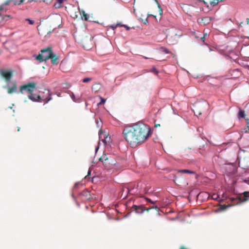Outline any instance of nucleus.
Returning a JSON list of instances; mask_svg holds the SVG:
<instances>
[{
	"label": "nucleus",
	"mask_w": 249,
	"mask_h": 249,
	"mask_svg": "<svg viewBox=\"0 0 249 249\" xmlns=\"http://www.w3.org/2000/svg\"><path fill=\"white\" fill-rule=\"evenodd\" d=\"M150 128L142 123H138L124 127L123 134L131 147H135L143 142L149 136Z\"/></svg>",
	"instance_id": "nucleus-1"
},
{
	"label": "nucleus",
	"mask_w": 249,
	"mask_h": 249,
	"mask_svg": "<svg viewBox=\"0 0 249 249\" xmlns=\"http://www.w3.org/2000/svg\"><path fill=\"white\" fill-rule=\"evenodd\" d=\"M0 73L8 83L10 81L12 76V71L10 70H0ZM7 87H8L7 91L8 94H12L13 92L20 93V92H18V90H17V85L15 83L12 87H9L8 83L6 86L3 87L4 89Z\"/></svg>",
	"instance_id": "nucleus-2"
},
{
	"label": "nucleus",
	"mask_w": 249,
	"mask_h": 249,
	"mask_svg": "<svg viewBox=\"0 0 249 249\" xmlns=\"http://www.w3.org/2000/svg\"><path fill=\"white\" fill-rule=\"evenodd\" d=\"M44 93L46 94L47 96L46 97L44 96L42 97L41 95H36V94H34L32 92L28 96V98L33 102H43L45 104L48 103L49 101L52 100V96L50 90L48 89H45Z\"/></svg>",
	"instance_id": "nucleus-3"
},
{
	"label": "nucleus",
	"mask_w": 249,
	"mask_h": 249,
	"mask_svg": "<svg viewBox=\"0 0 249 249\" xmlns=\"http://www.w3.org/2000/svg\"><path fill=\"white\" fill-rule=\"evenodd\" d=\"M36 87V83H29L27 84L21 86L18 92L22 94L24 93L25 92H27L30 94L35 90Z\"/></svg>",
	"instance_id": "nucleus-4"
},
{
	"label": "nucleus",
	"mask_w": 249,
	"mask_h": 249,
	"mask_svg": "<svg viewBox=\"0 0 249 249\" xmlns=\"http://www.w3.org/2000/svg\"><path fill=\"white\" fill-rule=\"evenodd\" d=\"M41 52H46L48 53L47 55L45 56L46 59H51L52 63L53 64H57L58 58L53 53L51 48L48 47L46 49H43L41 51Z\"/></svg>",
	"instance_id": "nucleus-5"
},
{
	"label": "nucleus",
	"mask_w": 249,
	"mask_h": 249,
	"mask_svg": "<svg viewBox=\"0 0 249 249\" xmlns=\"http://www.w3.org/2000/svg\"><path fill=\"white\" fill-rule=\"evenodd\" d=\"M135 195L140 194H146L148 193V190L146 189V185L141 182H139L137 184V186L134 190Z\"/></svg>",
	"instance_id": "nucleus-6"
},
{
	"label": "nucleus",
	"mask_w": 249,
	"mask_h": 249,
	"mask_svg": "<svg viewBox=\"0 0 249 249\" xmlns=\"http://www.w3.org/2000/svg\"><path fill=\"white\" fill-rule=\"evenodd\" d=\"M134 190L135 188L134 187H132L131 185H129L128 186L123 187L122 189V194L121 195V197H123V199H124L127 197L128 194L134 195Z\"/></svg>",
	"instance_id": "nucleus-7"
},
{
	"label": "nucleus",
	"mask_w": 249,
	"mask_h": 249,
	"mask_svg": "<svg viewBox=\"0 0 249 249\" xmlns=\"http://www.w3.org/2000/svg\"><path fill=\"white\" fill-rule=\"evenodd\" d=\"M227 173L229 175L235 174L237 170L236 166L234 164H228L225 167Z\"/></svg>",
	"instance_id": "nucleus-8"
},
{
	"label": "nucleus",
	"mask_w": 249,
	"mask_h": 249,
	"mask_svg": "<svg viewBox=\"0 0 249 249\" xmlns=\"http://www.w3.org/2000/svg\"><path fill=\"white\" fill-rule=\"evenodd\" d=\"M248 200L247 196H244L242 197V196H237L236 197H232L231 198V200L232 202L234 203V204H240L243 202H245Z\"/></svg>",
	"instance_id": "nucleus-9"
},
{
	"label": "nucleus",
	"mask_w": 249,
	"mask_h": 249,
	"mask_svg": "<svg viewBox=\"0 0 249 249\" xmlns=\"http://www.w3.org/2000/svg\"><path fill=\"white\" fill-rule=\"evenodd\" d=\"M24 0H7L4 3V5H10L11 3H12L14 5H20L23 2ZM34 1H35V0H28V2H32Z\"/></svg>",
	"instance_id": "nucleus-10"
},
{
	"label": "nucleus",
	"mask_w": 249,
	"mask_h": 249,
	"mask_svg": "<svg viewBox=\"0 0 249 249\" xmlns=\"http://www.w3.org/2000/svg\"><path fill=\"white\" fill-rule=\"evenodd\" d=\"M78 197L81 198L84 197L85 199H89L90 198V194L88 190H84L79 194Z\"/></svg>",
	"instance_id": "nucleus-11"
},
{
	"label": "nucleus",
	"mask_w": 249,
	"mask_h": 249,
	"mask_svg": "<svg viewBox=\"0 0 249 249\" xmlns=\"http://www.w3.org/2000/svg\"><path fill=\"white\" fill-rule=\"evenodd\" d=\"M133 207L134 208V210L137 213H142L145 210L144 209V207L142 205H134Z\"/></svg>",
	"instance_id": "nucleus-12"
},
{
	"label": "nucleus",
	"mask_w": 249,
	"mask_h": 249,
	"mask_svg": "<svg viewBox=\"0 0 249 249\" xmlns=\"http://www.w3.org/2000/svg\"><path fill=\"white\" fill-rule=\"evenodd\" d=\"M46 55H43L42 54H39L38 55H34V57L36 58V59L39 61V62H42L43 61H46L47 59H46Z\"/></svg>",
	"instance_id": "nucleus-13"
},
{
	"label": "nucleus",
	"mask_w": 249,
	"mask_h": 249,
	"mask_svg": "<svg viewBox=\"0 0 249 249\" xmlns=\"http://www.w3.org/2000/svg\"><path fill=\"white\" fill-rule=\"evenodd\" d=\"M80 15L82 19H84L85 21H90L89 20V16L84 11H81Z\"/></svg>",
	"instance_id": "nucleus-14"
},
{
	"label": "nucleus",
	"mask_w": 249,
	"mask_h": 249,
	"mask_svg": "<svg viewBox=\"0 0 249 249\" xmlns=\"http://www.w3.org/2000/svg\"><path fill=\"white\" fill-rule=\"evenodd\" d=\"M109 155L108 154H104L99 159V160L102 162H104L107 160L109 159Z\"/></svg>",
	"instance_id": "nucleus-15"
},
{
	"label": "nucleus",
	"mask_w": 249,
	"mask_h": 249,
	"mask_svg": "<svg viewBox=\"0 0 249 249\" xmlns=\"http://www.w3.org/2000/svg\"><path fill=\"white\" fill-rule=\"evenodd\" d=\"M178 172L181 173H188V174H195L196 172L193 171H191L188 169H182V170H179L178 171Z\"/></svg>",
	"instance_id": "nucleus-16"
},
{
	"label": "nucleus",
	"mask_w": 249,
	"mask_h": 249,
	"mask_svg": "<svg viewBox=\"0 0 249 249\" xmlns=\"http://www.w3.org/2000/svg\"><path fill=\"white\" fill-rule=\"evenodd\" d=\"M238 117L239 119L244 118L245 117V111L242 109H240L238 112Z\"/></svg>",
	"instance_id": "nucleus-17"
},
{
	"label": "nucleus",
	"mask_w": 249,
	"mask_h": 249,
	"mask_svg": "<svg viewBox=\"0 0 249 249\" xmlns=\"http://www.w3.org/2000/svg\"><path fill=\"white\" fill-rule=\"evenodd\" d=\"M71 97L73 102L75 103H79L80 102V98L78 97L76 98L73 93H72L71 95Z\"/></svg>",
	"instance_id": "nucleus-18"
},
{
	"label": "nucleus",
	"mask_w": 249,
	"mask_h": 249,
	"mask_svg": "<svg viewBox=\"0 0 249 249\" xmlns=\"http://www.w3.org/2000/svg\"><path fill=\"white\" fill-rule=\"evenodd\" d=\"M202 20L204 24L209 23L211 21V18L210 17H206L203 18Z\"/></svg>",
	"instance_id": "nucleus-19"
},
{
	"label": "nucleus",
	"mask_w": 249,
	"mask_h": 249,
	"mask_svg": "<svg viewBox=\"0 0 249 249\" xmlns=\"http://www.w3.org/2000/svg\"><path fill=\"white\" fill-rule=\"evenodd\" d=\"M160 50L162 52L164 53L165 54H169L170 53V52L166 48L163 47H161L160 48Z\"/></svg>",
	"instance_id": "nucleus-20"
},
{
	"label": "nucleus",
	"mask_w": 249,
	"mask_h": 249,
	"mask_svg": "<svg viewBox=\"0 0 249 249\" xmlns=\"http://www.w3.org/2000/svg\"><path fill=\"white\" fill-rule=\"evenodd\" d=\"M110 137H108L107 136H104V138L102 140V142L105 144H107V142H109Z\"/></svg>",
	"instance_id": "nucleus-21"
},
{
	"label": "nucleus",
	"mask_w": 249,
	"mask_h": 249,
	"mask_svg": "<svg viewBox=\"0 0 249 249\" xmlns=\"http://www.w3.org/2000/svg\"><path fill=\"white\" fill-rule=\"evenodd\" d=\"M220 1L219 0H213V1L210 2V4L213 6H214L216 5Z\"/></svg>",
	"instance_id": "nucleus-22"
},
{
	"label": "nucleus",
	"mask_w": 249,
	"mask_h": 249,
	"mask_svg": "<svg viewBox=\"0 0 249 249\" xmlns=\"http://www.w3.org/2000/svg\"><path fill=\"white\" fill-rule=\"evenodd\" d=\"M93 79L91 77H85L82 79V82L83 83H88L91 81Z\"/></svg>",
	"instance_id": "nucleus-23"
},
{
	"label": "nucleus",
	"mask_w": 249,
	"mask_h": 249,
	"mask_svg": "<svg viewBox=\"0 0 249 249\" xmlns=\"http://www.w3.org/2000/svg\"><path fill=\"white\" fill-rule=\"evenodd\" d=\"M207 36V33H204L203 34V36H201L200 37V40L204 43V44L205 45H207V43H205V37Z\"/></svg>",
	"instance_id": "nucleus-24"
},
{
	"label": "nucleus",
	"mask_w": 249,
	"mask_h": 249,
	"mask_svg": "<svg viewBox=\"0 0 249 249\" xmlns=\"http://www.w3.org/2000/svg\"><path fill=\"white\" fill-rule=\"evenodd\" d=\"M144 198L148 202H150V203L152 204H154L155 203V201H152L151 199H150V198H148V197H144Z\"/></svg>",
	"instance_id": "nucleus-25"
},
{
	"label": "nucleus",
	"mask_w": 249,
	"mask_h": 249,
	"mask_svg": "<svg viewBox=\"0 0 249 249\" xmlns=\"http://www.w3.org/2000/svg\"><path fill=\"white\" fill-rule=\"evenodd\" d=\"M230 207V205H221V207H220V208L222 210H226L227 208Z\"/></svg>",
	"instance_id": "nucleus-26"
},
{
	"label": "nucleus",
	"mask_w": 249,
	"mask_h": 249,
	"mask_svg": "<svg viewBox=\"0 0 249 249\" xmlns=\"http://www.w3.org/2000/svg\"><path fill=\"white\" fill-rule=\"evenodd\" d=\"M25 20L26 21H28L29 22V23L31 25H32L34 23V21L30 18H26Z\"/></svg>",
	"instance_id": "nucleus-27"
},
{
	"label": "nucleus",
	"mask_w": 249,
	"mask_h": 249,
	"mask_svg": "<svg viewBox=\"0 0 249 249\" xmlns=\"http://www.w3.org/2000/svg\"><path fill=\"white\" fill-rule=\"evenodd\" d=\"M2 10H3V7H2V5H1L0 6V11ZM4 19V18L2 17L1 14L0 13V22L1 21V20H3Z\"/></svg>",
	"instance_id": "nucleus-28"
},
{
	"label": "nucleus",
	"mask_w": 249,
	"mask_h": 249,
	"mask_svg": "<svg viewBox=\"0 0 249 249\" xmlns=\"http://www.w3.org/2000/svg\"><path fill=\"white\" fill-rule=\"evenodd\" d=\"M101 98V102L99 103V105L104 104L106 102V100L104 99L103 98L100 97Z\"/></svg>",
	"instance_id": "nucleus-29"
},
{
	"label": "nucleus",
	"mask_w": 249,
	"mask_h": 249,
	"mask_svg": "<svg viewBox=\"0 0 249 249\" xmlns=\"http://www.w3.org/2000/svg\"><path fill=\"white\" fill-rule=\"evenodd\" d=\"M151 71L155 73L156 74H158L159 71H157V70L155 68H153L151 69Z\"/></svg>",
	"instance_id": "nucleus-30"
},
{
	"label": "nucleus",
	"mask_w": 249,
	"mask_h": 249,
	"mask_svg": "<svg viewBox=\"0 0 249 249\" xmlns=\"http://www.w3.org/2000/svg\"><path fill=\"white\" fill-rule=\"evenodd\" d=\"M246 125L247 127H248V129L249 130V118H246Z\"/></svg>",
	"instance_id": "nucleus-31"
},
{
	"label": "nucleus",
	"mask_w": 249,
	"mask_h": 249,
	"mask_svg": "<svg viewBox=\"0 0 249 249\" xmlns=\"http://www.w3.org/2000/svg\"><path fill=\"white\" fill-rule=\"evenodd\" d=\"M151 209H154L155 210H157V211L159 210V208L157 205H154L152 207H151Z\"/></svg>",
	"instance_id": "nucleus-32"
},
{
	"label": "nucleus",
	"mask_w": 249,
	"mask_h": 249,
	"mask_svg": "<svg viewBox=\"0 0 249 249\" xmlns=\"http://www.w3.org/2000/svg\"><path fill=\"white\" fill-rule=\"evenodd\" d=\"M218 196L216 194H213L212 196V198L213 199H216L218 198Z\"/></svg>",
	"instance_id": "nucleus-33"
},
{
	"label": "nucleus",
	"mask_w": 249,
	"mask_h": 249,
	"mask_svg": "<svg viewBox=\"0 0 249 249\" xmlns=\"http://www.w3.org/2000/svg\"><path fill=\"white\" fill-rule=\"evenodd\" d=\"M39 95H41L42 97V96H44V97H46L47 96L46 94L44 93V91L43 92H40V94Z\"/></svg>",
	"instance_id": "nucleus-34"
},
{
	"label": "nucleus",
	"mask_w": 249,
	"mask_h": 249,
	"mask_svg": "<svg viewBox=\"0 0 249 249\" xmlns=\"http://www.w3.org/2000/svg\"><path fill=\"white\" fill-rule=\"evenodd\" d=\"M155 0V1L158 3V7H159V8L160 9V14H162V11L161 9L160 8V5H159V3H158V0Z\"/></svg>",
	"instance_id": "nucleus-35"
},
{
	"label": "nucleus",
	"mask_w": 249,
	"mask_h": 249,
	"mask_svg": "<svg viewBox=\"0 0 249 249\" xmlns=\"http://www.w3.org/2000/svg\"><path fill=\"white\" fill-rule=\"evenodd\" d=\"M122 26H123L124 28H125L127 30H129L130 29V27L127 26L126 25H122Z\"/></svg>",
	"instance_id": "nucleus-36"
},
{
	"label": "nucleus",
	"mask_w": 249,
	"mask_h": 249,
	"mask_svg": "<svg viewBox=\"0 0 249 249\" xmlns=\"http://www.w3.org/2000/svg\"><path fill=\"white\" fill-rule=\"evenodd\" d=\"M103 134V132H102L101 130H100L99 132V138L100 139L101 137V135Z\"/></svg>",
	"instance_id": "nucleus-37"
},
{
	"label": "nucleus",
	"mask_w": 249,
	"mask_h": 249,
	"mask_svg": "<svg viewBox=\"0 0 249 249\" xmlns=\"http://www.w3.org/2000/svg\"><path fill=\"white\" fill-rule=\"evenodd\" d=\"M80 185V183H79V182L75 183L74 184V188L78 187V185Z\"/></svg>",
	"instance_id": "nucleus-38"
},
{
	"label": "nucleus",
	"mask_w": 249,
	"mask_h": 249,
	"mask_svg": "<svg viewBox=\"0 0 249 249\" xmlns=\"http://www.w3.org/2000/svg\"><path fill=\"white\" fill-rule=\"evenodd\" d=\"M144 209L145 210V211H149L150 209H151V207H150V208H144Z\"/></svg>",
	"instance_id": "nucleus-39"
},
{
	"label": "nucleus",
	"mask_w": 249,
	"mask_h": 249,
	"mask_svg": "<svg viewBox=\"0 0 249 249\" xmlns=\"http://www.w3.org/2000/svg\"><path fill=\"white\" fill-rule=\"evenodd\" d=\"M111 28H112V29L113 30H114L116 28V26L111 25Z\"/></svg>",
	"instance_id": "nucleus-40"
},
{
	"label": "nucleus",
	"mask_w": 249,
	"mask_h": 249,
	"mask_svg": "<svg viewBox=\"0 0 249 249\" xmlns=\"http://www.w3.org/2000/svg\"><path fill=\"white\" fill-rule=\"evenodd\" d=\"M42 53V54L43 55H47L48 54V53H46V52H41Z\"/></svg>",
	"instance_id": "nucleus-41"
},
{
	"label": "nucleus",
	"mask_w": 249,
	"mask_h": 249,
	"mask_svg": "<svg viewBox=\"0 0 249 249\" xmlns=\"http://www.w3.org/2000/svg\"><path fill=\"white\" fill-rule=\"evenodd\" d=\"M90 173H91V171L90 170H89L88 171V175H87V176H89L90 175Z\"/></svg>",
	"instance_id": "nucleus-42"
},
{
	"label": "nucleus",
	"mask_w": 249,
	"mask_h": 249,
	"mask_svg": "<svg viewBox=\"0 0 249 249\" xmlns=\"http://www.w3.org/2000/svg\"><path fill=\"white\" fill-rule=\"evenodd\" d=\"M98 148H99V146H98L95 149V152L96 153L97 150H98Z\"/></svg>",
	"instance_id": "nucleus-43"
},
{
	"label": "nucleus",
	"mask_w": 249,
	"mask_h": 249,
	"mask_svg": "<svg viewBox=\"0 0 249 249\" xmlns=\"http://www.w3.org/2000/svg\"><path fill=\"white\" fill-rule=\"evenodd\" d=\"M72 197H73V198L74 199H75V196H74V195H73V194H72Z\"/></svg>",
	"instance_id": "nucleus-44"
},
{
	"label": "nucleus",
	"mask_w": 249,
	"mask_h": 249,
	"mask_svg": "<svg viewBox=\"0 0 249 249\" xmlns=\"http://www.w3.org/2000/svg\"><path fill=\"white\" fill-rule=\"evenodd\" d=\"M18 131H19V127L18 128Z\"/></svg>",
	"instance_id": "nucleus-45"
}]
</instances>
